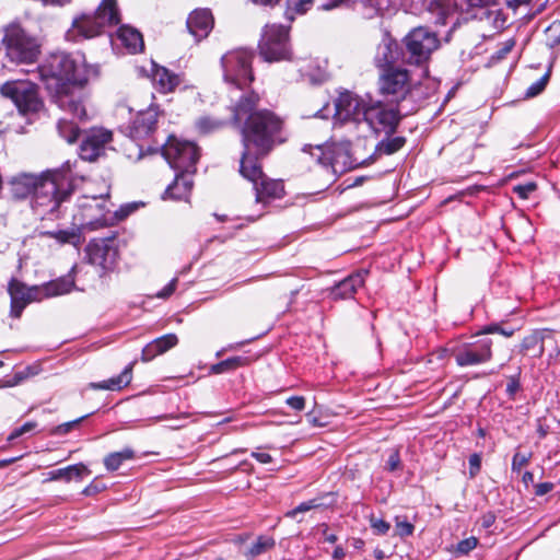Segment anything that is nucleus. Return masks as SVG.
I'll use <instances>...</instances> for the list:
<instances>
[{"label":"nucleus","instance_id":"nucleus-21","mask_svg":"<svg viewBox=\"0 0 560 560\" xmlns=\"http://www.w3.org/2000/svg\"><path fill=\"white\" fill-rule=\"evenodd\" d=\"M159 110L155 106H149L140 110L130 126V137L135 140H143L153 135L158 127Z\"/></svg>","mask_w":560,"mask_h":560},{"label":"nucleus","instance_id":"nucleus-17","mask_svg":"<svg viewBox=\"0 0 560 560\" xmlns=\"http://www.w3.org/2000/svg\"><path fill=\"white\" fill-rule=\"evenodd\" d=\"M240 174L253 183L254 189L256 191V201L257 202H266L270 199H280L284 195V186L281 180L268 178L261 168V164L259 163V174L256 176H250V174L246 175V173L242 172V162H240Z\"/></svg>","mask_w":560,"mask_h":560},{"label":"nucleus","instance_id":"nucleus-22","mask_svg":"<svg viewBox=\"0 0 560 560\" xmlns=\"http://www.w3.org/2000/svg\"><path fill=\"white\" fill-rule=\"evenodd\" d=\"M42 183V175L21 173L10 178L8 185L12 198L22 200L35 194L37 186Z\"/></svg>","mask_w":560,"mask_h":560},{"label":"nucleus","instance_id":"nucleus-56","mask_svg":"<svg viewBox=\"0 0 560 560\" xmlns=\"http://www.w3.org/2000/svg\"><path fill=\"white\" fill-rule=\"evenodd\" d=\"M177 279H172L158 294V298L166 299L171 296L176 290Z\"/></svg>","mask_w":560,"mask_h":560},{"label":"nucleus","instance_id":"nucleus-39","mask_svg":"<svg viewBox=\"0 0 560 560\" xmlns=\"http://www.w3.org/2000/svg\"><path fill=\"white\" fill-rule=\"evenodd\" d=\"M303 151L308 153L320 165H328L331 163L330 156L326 153L324 147L322 145H305Z\"/></svg>","mask_w":560,"mask_h":560},{"label":"nucleus","instance_id":"nucleus-28","mask_svg":"<svg viewBox=\"0 0 560 560\" xmlns=\"http://www.w3.org/2000/svg\"><path fill=\"white\" fill-rule=\"evenodd\" d=\"M75 225V228L69 230L46 231L40 234L43 236L55 238L60 245L70 244L75 248H79L84 242V237L82 236V231L84 229L78 224Z\"/></svg>","mask_w":560,"mask_h":560},{"label":"nucleus","instance_id":"nucleus-57","mask_svg":"<svg viewBox=\"0 0 560 560\" xmlns=\"http://www.w3.org/2000/svg\"><path fill=\"white\" fill-rule=\"evenodd\" d=\"M287 405L294 410H303L305 407V398L302 396H292L287 399Z\"/></svg>","mask_w":560,"mask_h":560},{"label":"nucleus","instance_id":"nucleus-40","mask_svg":"<svg viewBox=\"0 0 560 560\" xmlns=\"http://www.w3.org/2000/svg\"><path fill=\"white\" fill-rule=\"evenodd\" d=\"M224 122L220 119H214L211 117H201L197 120L196 126L198 130L202 133H209L222 128Z\"/></svg>","mask_w":560,"mask_h":560},{"label":"nucleus","instance_id":"nucleus-42","mask_svg":"<svg viewBox=\"0 0 560 560\" xmlns=\"http://www.w3.org/2000/svg\"><path fill=\"white\" fill-rule=\"evenodd\" d=\"M405 142L406 140L402 137H395L388 139L381 143V151L384 152L385 154H393L400 150L404 147Z\"/></svg>","mask_w":560,"mask_h":560},{"label":"nucleus","instance_id":"nucleus-29","mask_svg":"<svg viewBox=\"0 0 560 560\" xmlns=\"http://www.w3.org/2000/svg\"><path fill=\"white\" fill-rule=\"evenodd\" d=\"M90 474L91 470L84 464L79 463L49 471L46 480H65L66 482H70L72 479H82Z\"/></svg>","mask_w":560,"mask_h":560},{"label":"nucleus","instance_id":"nucleus-51","mask_svg":"<svg viewBox=\"0 0 560 560\" xmlns=\"http://www.w3.org/2000/svg\"><path fill=\"white\" fill-rule=\"evenodd\" d=\"M530 454L515 453L512 458V470L521 471V469L528 464Z\"/></svg>","mask_w":560,"mask_h":560},{"label":"nucleus","instance_id":"nucleus-25","mask_svg":"<svg viewBox=\"0 0 560 560\" xmlns=\"http://www.w3.org/2000/svg\"><path fill=\"white\" fill-rule=\"evenodd\" d=\"M178 342V338L175 334H167L162 337L154 339L149 342L142 349V361L148 362L153 360L155 357L165 353Z\"/></svg>","mask_w":560,"mask_h":560},{"label":"nucleus","instance_id":"nucleus-20","mask_svg":"<svg viewBox=\"0 0 560 560\" xmlns=\"http://www.w3.org/2000/svg\"><path fill=\"white\" fill-rule=\"evenodd\" d=\"M213 25L214 19L209 9L194 10L186 21V27L196 44L208 37Z\"/></svg>","mask_w":560,"mask_h":560},{"label":"nucleus","instance_id":"nucleus-53","mask_svg":"<svg viewBox=\"0 0 560 560\" xmlns=\"http://www.w3.org/2000/svg\"><path fill=\"white\" fill-rule=\"evenodd\" d=\"M371 527L374 529L376 534L385 535L389 530L390 525L382 518L372 517Z\"/></svg>","mask_w":560,"mask_h":560},{"label":"nucleus","instance_id":"nucleus-16","mask_svg":"<svg viewBox=\"0 0 560 560\" xmlns=\"http://www.w3.org/2000/svg\"><path fill=\"white\" fill-rule=\"evenodd\" d=\"M89 262L109 270L115 266L118 250L115 246V236L92 240L85 248Z\"/></svg>","mask_w":560,"mask_h":560},{"label":"nucleus","instance_id":"nucleus-33","mask_svg":"<svg viewBox=\"0 0 560 560\" xmlns=\"http://www.w3.org/2000/svg\"><path fill=\"white\" fill-rule=\"evenodd\" d=\"M118 38L131 52L141 51L144 46L141 33L128 25L119 27Z\"/></svg>","mask_w":560,"mask_h":560},{"label":"nucleus","instance_id":"nucleus-63","mask_svg":"<svg viewBox=\"0 0 560 560\" xmlns=\"http://www.w3.org/2000/svg\"><path fill=\"white\" fill-rule=\"evenodd\" d=\"M252 3H254L255 5H260V7H273L275 4H277L280 0H249Z\"/></svg>","mask_w":560,"mask_h":560},{"label":"nucleus","instance_id":"nucleus-11","mask_svg":"<svg viewBox=\"0 0 560 560\" xmlns=\"http://www.w3.org/2000/svg\"><path fill=\"white\" fill-rule=\"evenodd\" d=\"M4 97L11 98L20 112L35 113L42 107L37 86L30 81H11L4 83L0 89Z\"/></svg>","mask_w":560,"mask_h":560},{"label":"nucleus","instance_id":"nucleus-30","mask_svg":"<svg viewBox=\"0 0 560 560\" xmlns=\"http://www.w3.org/2000/svg\"><path fill=\"white\" fill-rule=\"evenodd\" d=\"M398 44L394 40H384L377 46V51L375 55V65L382 71L388 67H393L392 65L398 59Z\"/></svg>","mask_w":560,"mask_h":560},{"label":"nucleus","instance_id":"nucleus-14","mask_svg":"<svg viewBox=\"0 0 560 560\" xmlns=\"http://www.w3.org/2000/svg\"><path fill=\"white\" fill-rule=\"evenodd\" d=\"M363 120L376 133H393L400 120L398 110L386 108L381 102H374L368 105L363 110Z\"/></svg>","mask_w":560,"mask_h":560},{"label":"nucleus","instance_id":"nucleus-12","mask_svg":"<svg viewBox=\"0 0 560 560\" xmlns=\"http://www.w3.org/2000/svg\"><path fill=\"white\" fill-rule=\"evenodd\" d=\"M492 339L488 337L463 343L453 353L456 364L467 368L489 362L492 358Z\"/></svg>","mask_w":560,"mask_h":560},{"label":"nucleus","instance_id":"nucleus-2","mask_svg":"<svg viewBox=\"0 0 560 560\" xmlns=\"http://www.w3.org/2000/svg\"><path fill=\"white\" fill-rule=\"evenodd\" d=\"M38 73L52 102L63 112L83 120L86 110L81 92L72 86L83 88L89 81L97 78L98 67L90 65L85 55L75 52H52L38 66Z\"/></svg>","mask_w":560,"mask_h":560},{"label":"nucleus","instance_id":"nucleus-37","mask_svg":"<svg viewBox=\"0 0 560 560\" xmlns=\"http://www.w3.org/2000/svg\"><path fill=\"white\" fill-rule=\"evenodd\" d=\"M273 546H275L273 538L260 536L248 549L247 556H249L250 558H255V557L266 552L267 550L271 549Z\"/></svg>","mask_w":560,"mask_h":560},{"label":"nucleus","instance_id":"nucleus-13","mask_svg":"<svg viewBox=\"0 0 560 560\" xmlns=\"http://www.w3.org/2000/svg\"><path fill=\"white\" fill-rule=\"evenodd\" d=\"M380 92L390 102H400L409 92V73L406 69L388 67L384 69L378 80Z\"/></svg>","mask_w":560,"mask_h":560},{"label":"nucleus","instance_id":"nucleus-45","mask_svg":"<svg viewBox=\"0 0 560 560\" xmlns=\"http://www.w3.org/2000/svg\"><path fill=\"white\" fill-rule=\"evenodd\" d=\"M288 4L289 10H293L299 14H303L311 9L313 0H289Z\"/></svg>","mask_w":560,"mask_h":560},{"label":"nucleus","instance_id":"nucleus-48","mask_svg":"<svg viewBox=\"0 0 560 560\" xmlns=\"http://www.w3.org/2000/svg\"><path fill=\"white\" fill-rule=\"evenodd\" d=\"M515 45V42L513 39H508L504 43H502L501 47L492 55V60H502L509 55L513 47Z\"/></svg>","mask_w":560,"mask_h":560},{"label":"nucleus","instance_id":"nucleus-19","mask_svg":"<svg viewBox=\"0 0 560 560\" xmlns=\"http://www.w3.org/2000/svg\"><path fill=\"white\" fill-rule=\"evenodd\" d=\"M73 287L74 280L71 276L61 277L42 285L28 287L27 304L35 301H42L46 298H54L69 293Z\"/></svg>","mask_w":560,"mask_h":560},{"label":"nucleus","instance_id":"nucleus-32","mask_svg":"<svg viewBox=\"0 0 560 560\" xmlns=\"http://www.w3.org/2000/svg\"><path fill=\"white\" fill-rule=\"evenodd\" d=\"M547 338L546 330H536L526 336L521 343V352L523 354H532L534 358H540L544 354V341Z\"/></svg>","mask_w":560,"mask_h":560},{"label":"nucleus","instance_id":"nucleus-15","mask_svg":"<svg viewBox=\"0 0 560 560\" xmlns=\"http://www.w3.org/2000/svg\"><path fill=\"white\" fill-rule=\"evenodd\" d=\"M113 141V133L105 128H91L83 137L80 144V158L93 162L109 148Z\"/></svg>","mask_w":560,"mask_h":560},{"label":"nucleus","instance_id":"nucleus-64","mask_svg":"<svg viewBox=\"0 0 560 560\" xmlns=\"http://www.w3.org/2000/svg\"><path fill=\"white\" fill-rule=\"evenodd\" d=\"M345 556H346L345 549L340 546H337L332 552V558L339 560V559H342Z\"/></svg>","mask_w":560,"mask_h":560},{"label":"nucleus","instance_id":"nucleus-36","mask_svg":"<svg viewBox=\"0 0 560 560\" xmlns=\"http://www.w3.org/2000/svg\"><path fill=\"white\" fill-rule=\"evenodd\" d=\"M57 129L60 135L68 143H73L77 141L80 129L77 124L72 120H68L67 118H60L57 124Z\"/></svg>","mask_w":560,"mask_h":560},{"label":"nucleus","instance_id":"nucleus-44","mask_svg":"<svg viewBox=\"0 0 560 560\" xmlns=\"http://www.w3.org/2000/svg\"><path fill=\"white\" fill-rule=\"evenodd\" d=\"M537 188L536 183L528 182L513 187V191L522 199H527Z\"/></svg>","mask_w":560,"mask_h":560},{"label":"nucleus","instance_id":"nucleus-31","mask_svg":"<svg viewBox=\"0 0 560 560\" xmlns=\"http://www.w3.org/2000/svg\"><path fill=\"white\" fill-rule=\"evenodd\" d=\"M132 378V363L127 365L124 371L109 380L103 382H93L89 384V387L92 389H102V390H119L126 387Z\"/></svg>","mask_w":560,"mask_h":560},{"label":"nucleus","instance_id":"nucleus-54","mask_svg":"<svg viewBox=\"0 0 560 560\" xmlns=\"http://www.w3.org/2000/svg\"><path fill=\"white\" fill-rule=\"evenodd\" d=\"M481 467V456L477 453L470 455L469 457V475L474 478L480 470Z\"/></svg>","mask_w":560,"mask_h":560},{"label":"nucleus","instance_id":"nucleus-55","mask_svg":"<svg viewBox=\"0 0 560 560\" xmlns=\"http://www.w3.org/2000/svg\"><path fill=\"white\" fill-rule=\"evenodd\" d=\"M386 467L388 470L394 471L400 467V457L398 451H393L388 459L386 462Z\"/></svg>","mask_w":560,"mask_h":560},{"label":"nucleus","instance_id":"nucleus-34","mask_svg":"<svg viewBox=\"0 0 560 560\" xmlns=\"http://www.w3.org/2000/svg\"><path fill=\"white\" fill-rule=\"evenodd\" d=\"M135 458V452L133 450L126 447L119 452H114L108 454L104 458V465L107 470L115 471L117 470L124 462L130 460Z\"/></svg>","mask_w":560,"mask_h":560},{"label":"nucleus","instance_id":"nucleus-7","mask_svg":"<svg viewBox=\"0 0 560 560\" xmlns=\"http://www.w3.org/2000/svg\"><path fill=\"white\" fill-rule=\"evenodd\" d=\"M260 57L267 62L289 60L291 58V45L289 28L279 24H267L258 43Z\"/></svg>","mask_w":560,"mask_h":560},{"label":"nucleus","instance_id":"nucleus-61","mask_svg":"<svg viewBox=\"0 0 560 560\" xmlns=\"http://www.w3.org/2000/svg\"><path fill=\"white\" fill-rule=\"evenodd\" d=\"M537 434L539 439H545L549 433V427L546 425L540 419L537 420Z\"/></svg>","mask_w":560,"mask_h":560},{"label":"nucleus","instance_id":"nucleus-10","mask_svg":"<svg viewBox=\"0 0 560 560\" xmlns=\"http://www.w3.org/2000/svg\"><path fill=\"white\" fill-rule=\"evenodd\" d=\"M161 150L173 168L186 173L192 172L199 159V150L195 143L179 140L173 136L167 138Z\"/></svg>","mask_w":560,"mask_h":560},{"label":"nucleus","instance_id":"nucleus-38","mask_svg":"<svg viewBox=\"0 0 560 560\" xmlns=\"http://www.w3.org/2000/svg\"><path fill=\"white\" fill-rule=\"evenodd\" d=\"M497 3V0H456L455 5L460 12H470L474 9L486 8Z\"/></svg>","mask_w":560,"mask_h":560},{"label":"nucleus","instance_id":"nucleus-46","mask_svg":"<svg viewBox=\"0 0 560 560\" xmlns=\"http://www.w3.org/2000/svg\"><path fill=\"white\" fill-rule=\"evenodd\" d=\"M488 334H500L505 337H511L514 334V329H505V328H502L499 324H490V325L485 326L478 335H488Z\"/></svg>","mask_w":560,"mask_h":560},{"label":"nucleus","instance_id":"nucleus-6","mask_svg":"<svg viewBox=\"0 0 560 560\" xmlns=\"http://www.w3.org/2000/svg\"><path fill=\"white\" fill-rule=\"evenodd\" d=\"M252 60L253 54L242 48L228 51L222 56L224 80L236 91H243L254 81Z\"/></svg>","mask_w":560,"mask_h":560},{"label":"nucleus","instance_id":"nucleus-24","mask_svg":"<svg viewBox=\"0 0 560 560\" xmlns=\"http://www.w3.org/2000/svg\"><path fill=\"white\" fill-rule=\"evenodd\" d=\"M152 81L160 92L171 93L180 84L182 79L178 74L171 72L167 68L154 63L152 69Z\"/></svg>","mask_w":560,"mask_h":560},{"label":"nucleus","instance_id":"nucleus-41","mask_svg":"<svg viewBox=\"0 0 560 560\" xmlns=\"http://www.w3.org/2000/svg\"><path fill=\"white\" fill-rule=\"evenodd\" d=\"M322 505H323V503L320 502L319 499H312L310 501L300 503L296 508L287 512L285 516L293 518V517H295V515L298 513H304V512L311 511L313 509H317Z\"/></svg>","mask_w":560,"mask_h":560},{"label":"nucleus","instance_id":"nucleus-4","mask_svg":"<svg viewBox=\"0 0 560 560\" xmlns=\"http://www.w3.org/2000/svg\"><path fill=\"white\" fill-rule=\"evenodd\" d=\"M2 43L7 58L14 63H33L40 54L39 39L16 23L4 28Z\"/></svg>","mask_w":560,"mask_h":560},{"label":"nucleus","instance_id":"nucleus-59","mask_svg":"<svg viewBox=\"0 0 560 560\" xmlns=\"http://www.w3.org/2000/svg\"><path fill=\"white\" fill-rule=\"evenodd\" d=\"M250 456L261 464H269L272 462L271 455H269L267 453H260V452L254 451V452H252Z\"/></svg>","mask_w":560,"mask_h":560},{"label":"nucleus","instance_id":"nucleus-60","mask_svg":"<svg viewBox=\"0 0 560 560\" xmlns=\"http://www.w3.org/2000/svg\"><path fill=\"white\" fill-rule=\"evenodd\" d=\"M553 488V485L550 483V482H541V483H538L536 486V490H535V493L537 495H545L547 494L549 491H551Z\"/></svg>","mask_w":560,"mask_h":560},{"label":"nucleus","instance_id":"nucleus-62","mask_svg":"<svg viewBox=\"0 0 560 560\" xmlns=\"http://www.w3.org/2000/svg\"><path fill=\"white\" fill-rule=\"evenodd\" d=\"M45 5L63 7L69 4L72 0H40Z\"/></svg>","mask_w":560,"mask_h":560},{"label":"nucleus","instance_id":"nucleus-8","mask_svg":"<svg viewBox=\"0 0 560 560\" xmlns=\"http://www.w3.org/2000/svg\"><path fill=\"white\" fill-rule=\"evenodd\" d=\"M407 62L422 65L427 62L434 50L440 46L436 33L428 27L419 26L411 30L404 38Z\"/></svg>","mask_w":560,"mask_h":560},{"label":"nucleus","instance_id":"nucleus-23","mask_svg":"<svg viewBox=\"0 0 560 560\" xmlns=\"http://www.w3.org/2000/svg\"><path fill=\"white\" fill-rule=\"evenodd\" d=\"M366 271H359L345 278L330 289V298L335 301L352 299L359 288L364 284Z\"/></svg>","mask_w":560,"mask_h":560},{"label":"nucleus","instance_id":"nucleus-52","mask_svg":"<svg viewBox=\"0 0 560 560\" xmlns=\"http://www.w3.org/2000/svg\"><path fill=\"white\" fill-rule=\"evenodd\" d=\"M395 528L399 536L406 537L412 535L415 526L408 521H400L399 518H396Z\"/></svg>","mask_w":560,"mask_h":560},{"label":"nucleus","instance_id":"nucleus-9","mask_svg":"<svg viewBox=\"0 0 560 560\" xmlns=\"http://www.w3.org/2000/svg\"><path fill=\"white\" fill-rule=\"evenodd\" d=\"M108 192L94 196H83L78 200V213L73 215L74 224L84 230L94 231L107 224L106 214L109 210L106 208Z\"/></svg>","mask_w":560,"mask_h":560},{"label":"nucleus","instance_id":"nucleus-1","mask_svg":"<svg viewBox=\"0 0 560 560\" xmlns=\"http://www.w3.org/2000/svg\"><path fill=\"white\" fill-rule=\"evenodd\" d=\"M259 95L242 93L231 106L232 121L241 135L243 151L240 162L246 175L259 174V161L288 140L284 120L268 108H258Z\"/></svg>","mask_w":560,"mask_h":560},{"label":"nucleus","instance_id":"nucleus-18","mask_svg":"<svg viewBox=\"0 0 560 560\" xmlns=\"http://www.w3.org/2000/svg\"><path fill=\"white\" fill-rule=\"evenodd\" d=\"M357 95L351 92H342L339 94L335 102L336 114L335 117L342 121H357L363 120V110L368 107Z\"/></svg>","mask_w":560,"mask_h":560},{"label":"nucleus","instance_id":"nucleus-27","mask_svg":"<svg viewBox=\"0 0 560 560\" xmlns=\"http://www.w3.org/2000/svg\"><path fill=\"white\" fill-rule=\"evenodd\" d=\"M192 188V178L189 173L180 171L179 174L175 176L174 182L168 185L165 190V197L183 200L187 199Z\"/></svg>","mask_w":560,"mask_h":560},{"label":"nucleus","instance_id":"nucleus-3","mask_svg":"<svg viewBox=\"0 0 560 560\" xmlns=\"http://www.w3.org/2000/svg\"><path fill=\"white\" fill-rule=\"evenodd\" d=\"M72 174L67 162L61 168L42 174V183L32 198L31 208L40 220L56 221L63 217V203L73 194Z\"/></svg>","mask_w":560,"mask_h":560},{"label":"nucleus","instance_id":"nucleus-35","mask_svg":"<svg viewBox=\"0 0 560 560\" xmlns=\"http://www.w3.org/2000/svg\"><path fill=\"white\" fill-rule=\"evenodd\" d=\"M249 363L248 358L246 357H232L228 358L226 360H223L219 363H215L211 366V372L213 374H221L229 371L236 370L237 368L245 366Z\"/></svg>","mask_w":560,"mask_h":560},{"label":"nucleus","instance_id":"nucleus-43","mask_svg":"<svg viewBox=\"0 0 560 560\" xmlns=\"http://www.w3.org/2000/svg\"><path fill=\"white\" fill-rule=\"evenodd\" d=\"M549 77H550V72H546L539 80H537L535 83H533L526 91V96L527 97H534L536 95H538L539 93H541L548 81H549Z\"/></svg>","mask_w":560,"mask_h":560},{"label":"nucleus","instance_id":"nucleus-50","mask_svg":"<svg viewBox=\"0 0 560 560\" xmlns=\"http://www.w3.org/2000/svg\"><path fill=\"white\" fill-rule=\"evenodd\" d=\"M478 545V539L474 536L466 538L457 544L456 551L462 555H467L475 549Z\"/></svg>","mask_w":560,"mask_h":560},{"label":"nucleus","instance_id":"nucleus-5","mask_svg":"<svg viewBox=\"0 0 560 560\" xmlns=\"http://www.w3.org/2000/svg\"><path fill=\"white\" fill-rule=\"evenodd\" d=\"M120 23L117 0H102L93 14H82L73 20L72 32L84 39L101 35L108 26Z\"/></svg>","mask_w":560,"mask_h":560},{"label":"nucleus","instance_id":"nucleus-47","mask_svg":"<svg viewBox=\"0 0 560 560\" xmlns=\"http://www.w3.org/2000/svg\"><path fill=\"white\" fill-rule=\"evenodd\" d=\"M88 417L86 416H82L75 420H72V421H69V422H65L62 424H59L57 425L52 433L56 434V435H63V434H67L69 433L74 427H77L81 421H83L85 418Z\"/></svg>","mask_w":560,"mask_h":560},{"label":"nucleus","instance_id":"nucleus-58","mask_svg":"<svg viewBox=\"0 0 560 560\" xmlns=\"http://www.w3.org/2000/svg\"><path fill=\"white\" fill-rule=\"evenodd\" d=\"M480 522L483 528H490L495 522V515L492 512H488L481 516Z\"/></svg>","mask_w":560,"mask_h":560},{"label":"nucleus","instance_id":"nucleus-49","mask_svg":"<svg viewBox=\"0 0 560 560\" xmlns=\"http://www.w3.org/2000/svg\"><path fill=\"white\" fill-rule=\"evenodd\" d=\"M37 427L35 421L25 422L23 425L15 428L9 435L8 440L13 441L25 433L33 431Z\"/></svg>","mask_w":560,"mask_h":560},{"label":"nucleus","instance_id":"nucleus-26","mask_svg":"<svg viewBox=\"0 0 560 560\" xmlns=\"http://www.w3.org/2000/svg\"><path fill=\"white\" fill-rule=\"evenodd\" d=\"M8 290L11 298V315L18 318L27 305L28 287L13 279L10 281Z\"/></svg>","mask_w":560,"mask_h":560}]
</instances>
